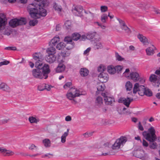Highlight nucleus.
<instances>
[{
	"label": "nucleus",
	"mask_w": 160,
	"mask_h": 160,
	"mask_svg": "<svg viewBox=\"0 0 160 160\" xmlns=\"http://www.w3.org/2000/svg\"><path fill=\"white\" fill-rule=\"evenodd\" d=\"M8 121V120L6 119L1 120L0 121V124H5Z\"/></svg>",
	"instance_id": "nucleus-64"
},
{
	"label": "nucleus",
	"mask_w": 160,
	"mask_h": 160,
	"mask_svg": "<svg viewBox=\"0 0 160 160\" xmlns=\"http://www.w3.org/2000/svg\"><path fill=\"white\" fill-rule=\"evenodd\" d=\"M133 100V98H131L127 97L126 98H121L118 100V102L120 103H122L127 107H129L130 103Z\"/></svg>",
	"instance_id": "nucleus-14"
},
{
	"label": "nucleus",
	"mask_w": 160,
	"mask_h": 160,
	"mask_svg": "<svg viewBox=\"0 0 160 160\" xmlns=\"http://www.w3.org/2000/svg\"><path fill=\"white\" fill-rule=\"evenodd\" d=\"M14 154L13 152L10 150H7V151L5 152V156H8L10 155H12Z\"/></svg>",
	"instance_id": "nucleus-53"
},
{
	"label": "nucleus",
	"mask_w": 160,
	"mask_h": 160,
	"mask_svg": "<svg viewBox=\"0 0 160 160\" xmlns=\"http://www.w3.org/2000/svg\"><path fill=\"white\" fill-rule=\"evenodd\" d=\"M108 72L111 74H114L115 73V67L112 66H109L107 67Z\"/></svg>",
	"instance_id": "nucleus-34"
},
{
	"label": "nucleus",
	"mask_w": 160,
	"mask_h": 160,
	"mask_svg": "<svg viewBox=\"0 0 160 160\" xmlns=\"http://www.w3.org/2000/svg\"><path fill=\"white\" fill-rule=\"evenodd\" d=\"M72 37L69 36L65 37L64 39V42H67V45H68V47L67 48V49L69 50L72 48L74 46L73 42H72Z\"/></svg>",
	"instance_id": "nucleus-16"
},
{
	"label": "nucleus",
	"mask_w": 160,
	"mask_h": 160,
	"mask_svg": "<svg viewBox=\"0 0 160 160\" xmlns=\"http://www.w3.org/2000/svg\"><path fill=\"white\" fill-rule=\"evenodd\" d=\"M38 21L36 19H34V20H31L29 22V24L31 26H34L38 23Z\"/></svg>",
	"instance_id": "nucleus-43"
},
{
	"label": "nucleus",
	"mask_w": 160,
	"mask_h": 160,
	"mask_svg": "<svg viewBox=\"0 0 160 160\" xmlns=\"http://www.w3.org/2000/svg\"><path fill=\"white\" fill-rule=\"evenodd\" d=\"M56 57L55 55L48 54L46 55L45 59L46 61L49 63H52L56 60Z\"/></svg>",
	"instance_id": "nucleus-13"
},
{
	"label": "nucleus",
	"mask_w": 160,
	"mask_h": 160,
	"mask_svg": "<svg viewBox=\"0 0 160 160\" xmlns=\"http://www.w3.org/2000/svg\"><path fill=\"white\" fill-rule=\"evenodd\" d=\"M117 19L119 21V23L122 26L121 27H123V26L126 25V24L124 21H123L120 19L118 18Z\"/></svg>",
	"instance_id": "nucleus-59"
},
{
	"label": "nucleus",
	"mask_w": 160,
	"mask_h": 160,
	"mask_svg": "<svg viewBox=\"0 0 160 160\" xmlns=\"http://www.w3.org/2000/svg\"><path fill=\"white\" fill-rule=\"evenodd\" d=\"M79 91L75 88H71L68 91L66 95L67 98L70 100H73L74 102H76L73 99L76 97H79L80 95H82Z\"/></svg>",
	"instance_id": "nucleus-7"
},
{
	"label": "nucleus",
	"mask_w": 160,
	"mask_h": 160,
	"mask_svg": "<svg viewBox=\"0 0 160 160\" xmlns=\"http://www.w3.org/2000/svg\"><path fill=\"white\" fill-rule=\"evenodd\" d=\"M121 28L122 29L125 30L128 33H129L131 32L130 29L126 25L123 27H121Z\"/></svg>",
	"instance_id": "nucleus-45"
},
{
	"label": "nucleus",
	"mask_w": 160,
	"mask_h": 160,
	"mask_svg": "<svg viewBox=\"0 0 160 160\" xmlns=\"http://www.w3.org/2000/svg\"><path fill=\"white\" fill-rule=\"evenodd\" d=\"M115 72H117L118 73L121 72L122 70V68L121 66H117L115 67Z\"/></svg>",
	"instance_id": "nucleus-47"
},
{
	"label": "nucleus",
	"mask_w": 160,
	"mask_h": 160,
	"mask_svg": "<svg viewBox=\"0 0 160 160\" xmlns=\"http://www.w3.org/2000/svg\"><path fill=\"white\" fill-rule=\"evenodd\" d=\"M28 120L31 123H37L38 120H37L36 118L32 117H30L29 118Z\"/></svg>",
	"instance_id": "nucleus-42"
},
{
	"label": "nucleus",
	"mask_w": 160,
	"mask_h": 160,
	"mask_svg": "<svg viewBox=\"0 0 160 160\" xmlns=\"http://www.w3.org/2000/svg\"><path fill=\"white\" fill-rule=\"evenodd\" d=\"M80 35L78 33H74L72 34V38L73 40L77 41L80 39Z\"/></svg>",
	"instance_id": "nucleus-37"
},
{
	"label": "nucleus",
	"mask_w": 160,
	"mask_h": 160,
	"mask_svg": "<svg viewBox=\"0 0 160 160\" xmlns=\"http://www.w3.org/2000/svg\"><path fill=\"white\" fill-rule=\"evenodd\" d=\"M82 7L80 6H75L72 10L73 13L76 15L80 17L82 16Z\"/></svg>",
	"instance_id": "nucleus-11"
},
{
	"label": "nucleus",
	"mask_w": 160,
	"mask_h": 160,
	"mask_svg": "<svg viewBox=\"0 0 160 160\" xmlns=\"http://www.w3.org/2000/svg\"><path fill=\"white\" fill-rule=\"evenodd\" d=\"M44 146L46 148H49L51 146L50 140L48 138H45L42 141Z\"/></svg>",
	"instance_id": "nucleus-26"
},
{
	"label": "nucleus",
	"mask_w": 160,
	"mask_h": 160,
	"mask_svg": "<svg viewBox=\"0 0 160 160\" xmlns=\"http://www.w3.org/2000/svg\"><path fill=\"white\" fill-rule=\"evenodd\" d=\"M127 141V138L125 137H121L117 139L114 144L111 146L113 149H118L120 146H123Z\"/></svg>",
	"instance_id": "nucleus-8"
},
{
	"label": "nucleus",
	"mask_w": 160,
	"mask_h": 160,
	"mask_svg": "<svg viewBox=\"0 0 160 160\" xmlns=\"http://www.w3.org/2000/svg\"><path fill=\"white\" fill-rule=\"evenodd\" d=\"M138 37L140 40L143 43L145 44L148 43V39L145 36H144L142 34H139L138 36Z\"/></svg>",
	"instance_id": "nucleus-30"
},
{
	"label": "nucleus",
	"mask_w": 160,
	"mask_h": 160,
	"mask_svg": "<svg viewBox=\"0 0 160 160\" xmlns=\"http://www.w3.org/2000/svg\"><path fill=\"white\" fill-rule=\"evenodd\" d=\"M108 19V16L106 14H103L101 16V21L103 23L106 22Z\"/></svg>",
	"instance_id": "nucleus-40"
},
{
	"label": "nucleus",
	"mask_w": 160,
	"mask_h": 160,
	"mask_svg": "<svg viewBox=\"0 0 160 160\" xmlns=\"http://www.w3.org/2000/svg\"><path fill=\"white\" fill-rule=\"evenodd\" d=\"M7 19L3 14H2V17L0 16V30L4 29L5 26L7 24Z\"/></svg>",
	"instance_id": "nucleus-18"
},
{
	"label": "nucleus",
	"mask_w": 160,
	"mask_h": 160,
	"mask_svg": "<svg viewBox=\"0 0 160 160\" xmlns=\"http://www.w3.org/2000/svg\"><path fill=\"white\" fill-rule=\"evenodd\" d=\"M133 155L135 157L143 160L145 158V153L142 150H137L135 151L134 152Z\"/></svg>",
	"instance_id": "nucleus-17"
},
{
	"label": "nucleus",
	"mask_w": 160,
	"mask_h": 160,
	"mask_svg": "<svg viewBox=\"0 0 160 160\" xmlns=\"http://www.w3.org/2000/svg\"><path fill=\"white\" fill-rule=\"evenodd\" d=\"M153 11L156 14H160V10L159 9L154 8V9Z\"/></svg>",
	"instance_id": "nucleus-62"
},
{
	"label": "nucleus",
	"mask_w": 160,
	"mask_h": 160,
	"mask_svg": "<svg viewBox=\"0 0 160 160\" xmlns=\"http://www.w3.org/2000/svg\"><path fill=\"white\" fill-rule=\"evenodd\" d=\"M145 95L148 96L150 97L152 95V91L146 88L145 91Z\"/></svg>",
	"instance_id": "nucleus-44"
},
{
	"label": "nucleus",
	"mask_w": 160,
	"mask_h": 160,
	"mask_svg": "<svg viewBox=\"0 0 160 160\" xmlns=\"http://www.w3.org/2000/svg\"><path fill=\"white\" fill-rule=\"evenodd\" d=\"M158 77L155 75L152 74L149 77V80L150 82L154 83H158L159 80Z\"/></svg>",
	"instance_id": "nucleus-27"
},
{
	"label": "nucleus",
	"mask_w": 160,
	"mask_h": 160,
	"mask_svg": "<svg viewBox=\"0 0 160 160\" xmlns=\"http://www.w3.org/2000/svg\"><path fill=\"white\" fill-rule=\"evenodd\" d=\"M105 69L106 68L104 66L100 65L98 68V70L99 72H102L104 71Z\"/></svg>",
	"instance_id": "nucleus-52"
},
{
	"label": "nucleus",
	"mask_w": 160,
	"mask_h": 160,
	"mask_svg": "<svg viewBox=\"0 0 160 160\" xmlns=\"http://www.w3.org/2000/svg\"><path fill=\"white\" fill-rule=\"evenodd\" d=\"M0 89L8 92H10L11 91L10 88L4 83H2L0 84Z\"/></svg>",
	"instance_id": "nucleus-23"
},
{
	"label": "nucleus",
	"mask_w": 160,
	"mask_h": 160,
	"mask_svg": "<svg viewBox=\"0 0 160 160\" xmlns=\"http://www.w3.org/2000/svg\"><path fill=\"white\" fill-rule=\"evenodd\" d=\"M53 8L55 11L58 12V13L60 12L62 10V8L60 5L55 2L53 3Z\"/></svg>",
	"instance_id": "nucleus-35"
},
{
	"label": "nucleus",
	"mask_w": 160,
	"mask_h": 160,
	"mask_svg": "<svg viewBox=\"0 0 160 160\" xmlns=\"http://www.w3.org/2000/svg\"><path fill=\"white\" fill-rule=\"evenodd\" d=\"M130 76L131 79L134 82L139 81L140 79L139 74L136 72H132L130 73Z\"/></svg>",
	"instance_id": "nucleus-19"
},
{
	"label": "nucleus",
	"mask_w": 160,
	"mask_h": 160,
	"mask_svg": "<svg viewBox=\"0 0 160 160\" xmlns=\"http://www.w3.org/2000/svg\"><path fill=\"white\" fill-rule=\"evenodd\" d=\"M9 63V61H5L0 62V66H1L3 65H7Z\"/></svg>",
	"instance_id": "nucleus-58"
},
{
	"label": "nucleus",
	"mask_w": 160,
	"mask_h": 160,
	"mask_svg": "<svg viewBox=\"0 0 160 160\" xmlns=\"http://www.w3.org/2000/svg\"><path fill=\"white\" fill-rule=\"evenodd\" d=\"M102 95L104 98V100L106 104L111 105L112 102H115L114 98H113L109 97L107 93H102Z\"/></svg>",
	"instance_id": "nucleus-10"
},
{
	"label": "nucleus",
	"mask_w": 160,
	"mask_h": 160,
	"mask_svg": "<svg viewBox=\"0 0 160 160\" xmlns=\"http://www.w3.org/2000/svg\"><path fill=\"white\" fill-rule=\"evenodd\" d=\"M79 91L75 88H71L68 91L66 95L67 98L70 100H73L74 102H76L73 99L76 97H79L80 95H82Z\"/></svg>",
	"instance_id": "nucleus-4"
},
{
	"label": "nucleus",
	"mask_w": 160,
	"mask_h": 160,
	"mask_svg": "<svg viewBox=\"0 0 160 160\" xmlns=\"http://www.w3.org/2000/svg\"><path fill=\"white\" fill-rule=\"evenodd\" d=\"M95 33L94 32H88L86 35V38L88 39H92L94 37Z\"/></svg>",
	"instance_id": "nucleus-41"
},
{
	"label": "nucleus",
	"mask_w": 160,
	"mask_h": 160,
	"mask_svg": "<svg viewBox=\"0 0 160 160\" xmlns=\"http://www.w3.org/2000/svg\"><path fill=\"white\" fill-rule=\"evenodd\" d=\"M154 48H155L153 46L152 47H149L146 49V52L148 55H152L154 53Z\"/></svg>",
	"instance_id": "nucleus-31"
},
{
	"label": "nucleus",
	"mask_w": 160,
	"mask_h": 160,
	"mask_svg": "<svg viewBox=\"0 0 160 160\" xmlns=\"http://www.w3.org/2000/svg\"><path fill=\"white\" fill-rule=\"evenodd\" d=\"M99 144L100 146L99 148H101L102 149H105L107 150H108V149L111 146V144L108 142H102Z\"/></svg>",
	"instance_id": "nucleus-22"
},
{
	"label": "nucleus",
	"mask_w": 160,
	"mask_h": 160,
	"mask_svg": "<svg viewBox=\"0 0 160 160\" xmlns=\"http://www.w3.org/2000/svg\"><path fill=\"white\" fill-rule=\"evenodd\" d=\"M27 22L26 19L25 18H21L20 19L15 18L11 20L9 24L10 25L12 28H15L19 25H25Z\"/></svg>",
	"instance_id": "nucleus-9"
},
{
	"label": "nucleus",
	"mask_w": 160,
	"mask_h": 160,
	"mask_svg": "<svg viewBox=\"0 0 160 160\" xmlns=\"http://www.w3.org/2000/svg\"><path fill=\"white\" fill-rule=\"evenodd\" d=\"M95 46L97 49L101 48L102 47V43L100 42H96L95 43Z\"/></svg>",
	"instance_id": "nucleus-55"
},
{
	"label": "nucleus",
	"mask_w": 160,
	"mask_h": 160,
	"mask_svg": "<svg viewBox=\"0 0 160 160\" xmlns=\"http://www.w3.org/2000/svg\"><path fill=\"white\" fill-rule=\"evenodd\" d=\"M37 4L40 5H41L42 8H43L42 7H45L48 6L49 4V2L48 0H43L41 4Z\"/></svg>",
	"instance_id": "nucleus-39"
},
{
	"label": "nucleus",
	"mask_w": 160,
	"mask_h": 160,
	"mask_svg": "<svg viewBox=\"0 0 160 160\" xmlns=\"http://www.w3.org/2000/svg\"><path fill=\"white\" fill-rule=\"evenodd\" d=\"M50 47L48 48L46 50L48 54H54L56 53V49L55 48V46H50Z\"/></svg>",
	"instance_id": "nucleus-28"
},
{
	"label": "nucleus",
	"mask_w": 160,
	"mask_h": 160,
	"mask_svg": "<svg viewBox=\"0 0 160 160\" xmlns=\"http://www.w3.org/2000/svg\"><path fill=\"white\" fill-rule=\"evenodd\" d=\"M142 144L144 146L146 147H148V142L144 139H143L142 141Z\"/></svg>",
	"instance_id": "nucleus-63"
},
{
	"label": "nucleus",
	"mask_w": 160,
	"mask_h": 160,
	"mask_svg": "<svg viewBox=\"0 0 160 160\" xmlns=\"http://www.w3.org/2000/svg\"><path fill=\"white\" fill-rule=\"evenodd\" d=\"M65 27L68 28L69 29L71 27V23L70 21L67 20L64 23Z\"/></svg>",
	"instance_id": "nucleus-51"
},
{
	"label": "nucleus",
	"mask_w": 160,
	"mask_h": 160,
	"mask_svg": "<svg viewBox=\"0 0 160 160\" xmlns=\"http://www.w3.org/2000/svg\"><path fill=\"white\" fill-rule=\"evenodd\" d=\"M146 88L143 85H140L138 83H136L134 85L133 90V93H136L138 91H145Z\"/></svg>",
	"instance_id": "nucleus-12"
},
{
	"label": "nucleus",
	"mask_w": 160,
	"mask_h": 160,
	"mask_svg": "<svg viewBox=\"0 0 160 160\" xmlns=\"http://www.w3.org/2000/svg\"><path fill=\"white\" fill-rule=\"evenodd\" d=\"M79 91L75 88H71L68 91L66 95L67 98L70 100H73L74 102H76L73 99L76 97H79L80 95H82Z\"/></svg>",
	"instance_id": "nucleus-5"
},
{
	"label": "nucleus",
	"mask_w": 160,
	"mask_h": 160,
	"mask_svg": "<svg viewBox=\"0 0 160 160\" xmlns=\"http://www.w3.org/2000/svg\"><path fill=\"white\" fill-rule=\"evenodd\" d=\"M125 87L127 91H130L132 88V83L130 81L126 82L125 85Z\"/></svg>",
	"instance_id": "nucleus-33"
},
{
	"label": "nucleus",
	"mask_w": 160,
	"mask_h": 160,
	"mask_svg": "<svg viewBox=\"0 0 160 160\" xmlns=\"http://www.w3.org/2000/svg\"><path fill=\"white\" fill-rule=\"evenodd\" d=\"M155 132L154 128L151 126L148 129V131H144L142 133V135L145 138L151 142L149 147L153 149H155L157 146L156 142H154L157 139Z\"/></svg>",
	"instance_id": "nucleus-3"
},
{
	"label": "nucleus",
	"mask_w": 160,
	"mask_h": 160,
	"mask_svg": "<svg viewBox=\"0 0 160 160\" xmlns=\"http://www.w3.org/2000/svg\"><path fill=\"white\" fill-rule=\"evenodd\" d=\"M7 151V149L3 148H0V152L3 156H5V152Z\"/></svg>",
	"instance_id": "nucleus-57"
},
{
	"label": "nucleus",
	"mask_w": 160,
	"mask_h": 160,
	"mask_svg": "<svg viewBox=\"0 0 160 160\" xmlns=\"http://www.w3.org/2000/svg\"><path fill=\"white\" fill-rule=\"evenodd\" d=\"M52 87L51 85L47 84H40L38 87V90L40 91H43L45 89L49 91L51 89V88Z\"/></svg>",
	"instance_id": "nucleus-20"
},
{
	"label": "nucleus",
	"mask_w": 160,
	"mask_h": 160,
	"mask_svg": "<svg viewBox=\"0 0 160 160\" xmlns=\"http://www.w3.org/2000/svg\"><path fill=\"white\" fill-rule=\"evenodd\" d=\"M138 129L141 131H143L144 130L143 128L141 122H139L138 123Z\"/></svg>",
	"instance_id": "nucleus-60"
},
{
	"label": "nucleus",
	"mask_w": 160,
	"mask_h": 160,
	"mask_svg": "<svg viewBox=\"0 0 160 160\" xmlns=\"http://www.w3.org/2000/svg\"><path fill=\"white\" fill-rule=\"evenodd\" d=\"M103 83L102 82L98 83L97 88L98 91H102L104 90V85Z\"/></svg>",
	"instance_id": "nucleus-38"
},
{
	"label": "nucleus",
	"mask_w": 160,
	"mask_h": 160,
	"mask_svg": "<svg viewBox=\"0 0 160 160\" xmlns=\"http://www.w3.org/2000/svg\"><path fill=\"white\" fill-rule=\"evenodd\" d=\"M53 156V155L52 154H51L50 153H47L45 154L42 156V158H45L46 157H48V158H50Z\"/></svg>",
	"instance_id": "nucleus-48"
},
{
	"label": "nucleus",
	"mask_w": 160,
	"mask_h": 160,
	"mask_svg": "<svg viewBox=\"0 0 160 160\" xmlns=\"http://www.w3.org/2000/svg\"><path fill=\"white\" fill-rule=\"evenodd\" d=\"M107 74L103 72L100 73L98 76L99 80L102 83H105L107 82L108 78Z\"/></svg>",
	"instance_id": "nucleus-15"
},
{
	"label": "nucleus",
	"mask_w": 160,
	"mask_h": 160,
	"mask_svg": "<svg viewBox=\"0 0 160 160\" xmlns=\"http://www.w3.org/2000/svg\"><path fill=\"white\" fill-rule=\"evenodd\" d=\"M5 49L7 50L15 51L16 50L17 48L15 47H9L5 48Z\"/></svg>",
	"instance_id": "nucleus-54"
},
{
	"label": "nucleus",
	"mask_w": 160,
	"mask_h": 160,
	"mask_svg": "<svg viewBox=\"0 0 160 160\" xmlns=\"http://www.w3.org/2000/svg\"><path fill=\"white\" fill-rule=\"evenodd\" d=\"M66 68L65 65L62 63H59L56 69V71L58 73L63 72Z\"/></svg>",
	"instance_id": "nucleus-24"
},
{
	"label": "nucleus",
	"mask_w": 160,
	"mask_h": 160,
	"mask_svg": "<svg viewBox=\"0 0 160 160\" xmlns=\"http://www.w3.org/2000/svg\"><path fill=\"white\" fill-rule=\"evenodd\" d=\"M88 70L85 68H82L80 69V73L81 76L83 77L86 76L88 74Z\"/></svg>",
	"instance_id": "nucleus-32"
},
{
	"label": "nucleus",
	"mask_w": 160,
	"mask_h": 160,
	"mask_svg": "<svg viewBox=\"0 0 160 160\" xmlns=\"http://www.w3.org/2000/svg\"><path fill=\"white\" fill-rule=\"evenodd\" d=\"M29 149L33 151L34 150H36L38 149V148L37 146H35L33 144H32L29 147Z\"/></svg>",
	"instance_id": "nucleus-46"
},
{
	"label": "nucleus",
	"mask_w": 160,
	"mask_h": 160,
	"mask_svg": "<svg viewBox=\"0 0 160 160\" xmlns=\"http://www.w3.org/2000/svg\"><path fill=\"white\" fill-rule=\"evenodd\" d=\"M59 37H55L52 39L50 42V46H55L58 42L59 41Z\"/></svg>",
	"instance_id": "nucleus-25"
},
{
	"label": "nucleus",
	"mask_w": 160,
	"mask_h": 160,
	"mask_svg": "<svg viewBox=\"0 0 160 160\" xmlns=\"http://www.w3.org/2000/svg\"><path fill=\"white\" fill-rule=\"evenodd\" d=\"M72 85L71 82H67L64 85L63 88L65 89L69 88Z\"/></svg>",
	"instance_id": "nucleus-56"
},
{
	"label": "nucleus",
	"mask_w": 160,
	"mask_h": 160,
	"mask_svg": "<svg viewBox=\"0 0 160 160\" xmlns=\"http://www.w3.org/2000/svg\"><path fill=\"white\" fill-rule=\"evenodd\" d=\"M27 10L30 17L34 19L39 18L41 16L45 17L47 14L46 10L42 8L40 5L30 4L27 7Z\"/></svg>",
	"instance_id": "nucleus-2"
},
{
	"label": "nucleus",
	"mask_w": 160,
	"mask_h": 160,
	"mask_svg": "<svg viewBox=\"0 0 160 160\" xmlns=\"http://www.w3.org/2000/svg\"><path fill=\"white\" fill-rule=\"evenodd\" d=\"M115 56L117 59L119 61H122L124 59V58L119 55L118 52L115 53Z\"/></svg>",
	"instance_id": "nucleus-49"
},
{
	"label": "nucleus",
	"mask_w": 160,
	"mask_h": 160,
	"mask_svg": "<svg viewBox=\"0 0 160 160\" xmlns=\"http://www.w3.org/2000/svg\"><path fill=\"white\" fill-rule=\"evenodd\" d=\"M92 132H90V133H87L86 132L85 133H84L83 134V135L84 136L85 138H88L89 137H90L92 135Z\"/></svg>",
	"instance_id": "nucleus-61"
},
{
	"label": "nucleus",
	"mask_w": 160,
	"mask_h": 160,
	"mask_svg": "<svg viewBox=\"0 0 160 160\" xmlns=\"http://www.w3.org/2000/svg\"><path fill=\"white\" fill-rule=\"evenodd\" d=\"M95 105L98 108L102 107L103 106V99L102 97L99 96L97 98L95 101Z\"/></svg>",
	"instance_id": "nucleus-21"
},
{
	"label": "nucleus",
	"mask_w": 160,
	"mask_h": 160,
	"mask_svg": "<svg viewBox=\"0 0 160 160\" xmlns=\"http://www.w3.org/2000/svg\"><path fill=\"white\" fill-rule=\"evenodd\" d=\"M69 130V129H67V132H64L62 136L61 137V142L62 143H64L66 142V138L68 135Z\"/></svg>",
	"instance_id": "nucleus-29"
},
{
	"label": "nucleus",
	"mask_w": 160,
	"mask_h": 160,
	"mask_svg": "<svg viewBox=\"0 0 160 160\" xmlns=\"http://www.w3.org/2000/svg\"><path fill=\"white\" fill-rule=\"evenodd\" d=\"M33 58L36 61V69L32 70V76L35 78L46 79L48 77V74L50 72L49 65L47 64H43L42 61L44 57L40 52L35 53L33 55Z\"/></svg>",
	"instance_id": "nucleus-1"
},
{
	"label": "nucleus",
	"mask_w": 160,
	"mask_h": 160,
	"mask_svg": "<svg viewBox=\"0 0 160 160\" xmlns=\"http://www.w3.org/2000/svg\"><path fill=\"white\" fill-rule=\"evenodd\" d=\"M79 91L75 88H71L68 91L66 95L67 98L70 100H73L74 102H76L73 99L76 97H79L80 95H82Z\"/></svg>",
	"instance_id": "nucleus-6"
},
{
	"label": "nucleus",
	"mask_w": 160,
	"mask_h": 160,
	"mask_svg": "<svg viewBox=\"0 0 160 160\" xmlns=\"http://www.w3.org/2000/svg\"><path fill=\"white\" fill-rule=\"evenodd\" d=\"M66 45L63 42H60L58 43L56 46L57 49L61 50L63 49L65 47Z\"/></svg>",
	"instance_id": "nucleus-36"
},
{
	"label": "nucleus",
	"mask_w": 160,
	"mask_h": 160,
	"mask_svg": "<svg viewBox=\"0 0 160 160\" xmlns=\"http://www.w3.org/2000/svg\"><path fill=\"white\" fill-rule=\"evenodd\" d=\"M100 10L102 12H105L108 11V8L106 6H102L100 7Z\"/></svg>",
	"instance_id": "nucleus-50"
}]
</instances>
